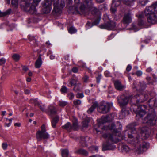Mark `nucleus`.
<instances>
[{
	"mask_svg": "<svg viewBox=\"0 0 157 157\" xmlns=\"http://www.w3.org/2000/svg\"><path fill=\"white\" fill-rule=\"evenodd\" d=\"M122 125L119 122L110 123L108 125H105L101 128L105 130H109L112 134L106 133L102 135L106 140V143L103 144L102 150H113L115 148L113 143H117L124 139V136H121L118 130L122 128Z\"/></svg>",
	"mask_w": 157,
	"mask_h": 157,
	"instance_id": "1",
	"label": "nucleus"
},
{
	"mask_svg": "<svg viewBox=\"0 0 157 157\" xmlns=\"http://www.w3.org/2000/svg\"><path fill=\"white\" fill-rule=\"evenodd\" d=\"M136 125V123H132L128 125L127 128L128 129L130 133L128 134L129 138L132 139V143L134 144L136 147V149L138 154H140L146 151L149 147V144L147 142H143L140 143L142 139L147 138L149 136V132H148L149 128L146 127H144L141 129V137H140V136L135 134V133L136 130L135 127Z\"/></svg>",
	"mask_w": 157,
	"mask_h": 157,
	"instance_id": "2",
	"label": "nucleus"
},
{
	"mask_svg": "<svg viewBox=\"0 0 157 157\" xmlns=\"http://www.w3.org/2000/svg\"><path fill=\"white\" fill-rule=\"evenodd\" d=\"M147 98H145L143 94H140V95H136L134 96L122 95L118 97L117 100L120 106L123 107L128 103L129 100L130 99L131 102L133 104V105L132 106V109H133V111L135 113L136 116L142 117L146 114V113L138 104L144 102Z\"/></svg>",
	"mask_w": 157,
	"mask_h": 157,
	"instance_id": "3",
	"label": "nucleus"
},
{
	"mask_svg": "<svg viewBox=\"0 0 157 157\" xmlns=\"http://www.w3.org/2000/svg\"><path fill=\"white\" fill-rule=\"evenodd\" d=\"M74 8L75 9L74 13H75L85 14L90 10H91L93 14L97 16L100 15L98 10L93 6L92 0H82L79 7L80 12L79 11V13H76L75 7Z\"/></svg>",
	"mask_w": 157,
	"mask_h": 157,
	"instance_id": "4",
	"label": "nucleus"
},
{
	"mask_svg": "<svg viewBox=\"0 0 157 157\" xmlns=\"http://www.w3.org/2000/svg\"><path fill=\"white\" fill-rule=\"evenodd\" d=\"M144 13L146 16H149L147 21L150 24H154L157 21V1L151 6L147 7L144 10Z\"/></svg>",
	"mask_w": 157,
	"mask_h": 157,
	"instance_id": "5",
	"label": "nucleus"
},
{
	"mask_svg": "<svg viewBox=\"0 0 157 157\" xmlns=\"http://www.w3.org/2000/svg\"><path fill=\"white\" fill-rule=\"evenodd\" d=\"M25 2V6H24L20 5L21 8H23L27 12L31 14L36 13V7L37 6L39 1L37 0H33L32 3L30 4V0H23Z\"/></svg>",
	"mask_w": 157,
	"mask_h": 157,
	"instance_id": "6",
	"label": "nucleus"
},
{
	"mask_svg": "<svg viewBox=\"0 0 157 157\" xmlns=\"http://www.w3.org/2000/svg\"><path fill=\"white\" fill-rule=\"evenodd\" d=\"M45 126L43 124L41 126V131H37L36 134V139L38 141H40L42 139H47L50 136L49 134L46 132Z\"/></svg>",
	"mask_w": 157,
	"mask_h": 157,
	"instance_id": "7",
	"label": "nucleus"
},
{
	"mask_svg": "<svg viewBox=\"0 0 157 157\" xmlns=\"http://www.w3.org/2000/svg\"><path fill=\"white\" fill-rule=\"evenodd\" d=\"M113 104L105 102L101 104L97 108L98 111L102 113H106L109 111L110 107L113 106Z\"/></svg>",
	"mask_w": 157,
	"mask_h": 157,
	"instance_id": "8",
	"label": "nucleus"
},
{
	"mask_svg": "<svg viewBox=\"0 0 157 157\" xmlns=\"http://www.w3.org/2000/svg\"><path fill=\"white\" fill-rule=\"evenodd\" d=\"M116 25L115 22L111 21H108V22L101 25L100 27L101 29H107L108 30H113L115 29Z\"/></svg>",
	"mask_w": 157,
	"mask_h": 157,
	"instance_id": "9",
	"label": "nucleus"
},
{
	"mask_svg": "<svg viewBox=\"0 0 157 157\" xmlns=\"http://www.w3.org/2000/svg\"><path fill=\"white\" fill-rule=\"evenodd\" d=\"M65 6L63 0H58V2L54 4L53 10L56 13H59L61 8Z\"/></svg>",
	"mask_w": 157,
	"mask_h": 157,
	"instance_id": "10",
	"label": "nucleus"
},
{
	"mask_svg": "<svg viewBox=\"0 0 157 157\" xmlns=\"http://www.w3.org/2000/svg\"><path fill=\"white\" fill-rule=\"evenodd\" d=\"M132 87L133 88L136 89L137 90H142L146 87V84L143 81L140 82L137 85L136 81H134Z\"/></svg>",
	"mask_w": 157,
	"mask_h": 157,
	"instance_id": "11",
	"label": "nucleus"
},
{
	"mask_svg": "<svg viewBox=\"0 0 157 157\" xmlns=\"http://www.w3.org/2000/svg\"><path fill=\"white\" fill-rule=\"evenodd\" d=\"M132 15L130 12L125 13L122 21V22L124 24H128L132 21Z\"/></svg>",
	"mask_w": 157,
	"mask_h": 157,
	"instance_id": "12",
	"label": "nucleus"
},
{
	"mask_svg": "<svg viewBox=\"0 0 157 157\" xmlns=\"http://www.w3.org/2000/svg\"><path fill=\"white\" fill-rule=\"evenodd\" d=\"M43 9L45 10V13H48L52 9V2L50 0H45L43 4Z\"/></svg>",
	"mask_w": 157,
	"mask_h": 157,
	"instance_id": "13",
	"label": "nucleus"
},
{
	"mask_svg": "<svg viewBox=\"0 0 157 157\" xmlns=\"http://www.w3.org/2000/svg\"><path fill=\"white\" fill-rule=\"evenodd\" d=\"M121 3V0H113L110 8L111 11L112 13H114L116 11V8Z\"/></svg>",
	"mask_w": 157,
	"mask_h": 157,
	"instance_id": "14",
	"label": "nucleus"
},
{
	"mask_svg": "<svg viewBox=\"0 0 157 157\" xmlns=\"http://www.w3.org/2000/svg\"><path fill=\"white\" fill-rule=\"evenodd\" d=\"M114 86L117 90L121 91L125 88V86L121 84V82L119 80H116L114 82Z\"/></svg>",
	"mask_w": 157,
	"mask_h": 157,
	"instance_id": "15",
	"label": "nucleus"
},
{
	"mask_svg": "<svg viewBox=\"0 0 157 157\" xmlns=\"http://www.w3.org/2000/svg\"><path fill=\"white\" fill-rule=\"evenodd\" d=\"M129 113L128 109H126L125 108H123L121 110V112L119 113V117L121 119L124 118L126 116L128 115Z\"/></svg>",
	"mask_w": 157,
	"mask_h": 157,
	"instance_id": "16",
	"label": "nucleus"
},
{
	"mask_svg": "<svg viewBox=\"0 0 157 157\" xmlns=\"http://www.w3.org/2000/svg\"><path fill=\"white\" fill-rule=\"evenodd\" d=\"M42 55L41 54L39 55V56L35 62V66L36 68H40L42 64V61L41 59V56Z\"/></svg>",
	"mask_w": 157,
	"mask_h": 157,
	"instance_id": "17",
	"label": "nucleus"
},
{
	"mask_svg": "<svg viewBox=\"0 0 157 157\" xmlns=\"http://www.w3.org/2000/svg\"><path fill=\"white\" fill-rule=\"evenodd\" d=\"M98 103L97 102H94L91 106L87 110V112L88 113L91 114L93 112L94 109L98 106Z\"/></svg>",
	"mask_w": 157,
	"mask_h": 157,
	"instance_id": "18",
	"label": "nucleus"
},
{
	"mask_svg": "<svg viewBox=\"0 0 157 157\" xmlns=\"http://www.w3.org/2000/svg\"><path fill=\"white\" fill-rule=\"evenodd\" d=\"M78 83H79V82L78 79L71 78L69 80V83L68 84V86H72L73 85H75Z\"/></svg>",
	"mask_w": 157,
	"mask_h": 157,
	"instance_id": "19",
	"label": "nucleus"
},
{
	"mask_svg": "<svg viewBox=\"0 0 157 157\" xmlns=\"http://www.w3.org/2000/svg\"><path fill=\"white\" fill-rule=\"evenodd\" d=\"M56 110L55 107L51 106L49 107L48 113L50 115L55 114L56 113Z\"/></svg>",
	"mask_w": 157,
	"mask_h": 157,
	"instance_id": "20",
	"label": "nucleus"
},
{
	"mask_svg": "<svg viewBox=\"0 0 157 157\" xmlns=\"http://www.w3.org/2000/svg\"><path fill=\"white\" fill-rule=\"evenodd\" d=\"M72 122L73 125H71L72 129L75 130L78 128L77 119L75 118H74Z\"/></svg>",
	"mask_w": 157,
	"mask_h": 157,
	"instance_id": "21",
	"label": "nucleus"
},
{
	"mask_svg": "<svg viewBox=\"0 0 157 157\" xmlns=\"http://www.w3.org/2000/svg\"><path fill=\"white\" fill-rule=\"evenodd\" d=\"M59 120V117L56 116L54 118L52 121V125L53 127H55L56 124Z\"/></svg>",
	"mask_w": 157,
	"mask_h": 157,
	"instance_id": "22",
	"label": "nucleus"
},
{
	"mask_svg": "<svg viewBox=\"0 0 157 157\" xmlns=\"http://www.w3.org/2000/svg\"><path fill=\"white\" fill-rule=\"evenodd\" d=\"M86 138L84 137H81L79 139L80 143L82 146H86Z\"/></svg>",
	"mask_w": 157,
	"mask_h": 157,
	"instance_id": "23",
	"label": "nucleus"
},
{
	"mask_svg": "<svg viewBox=\"0 0 157 157\" xmlns=\"http://www.w3.org/2000/svg\"><path fill=\"white\" fill-rule=\"evenodd\" d=\"M12 59L15 62H17L20 60L21 56L18 54H14L12 55Z\"/></svg>",
	"mask_w": 157,
	"mask_h": 157,
	"instance_id": "24",
	"label": "nucleus"
},
{
	"mask_svg": "<svg viewBox=\"0 0 157 157\" xmlns=\"http://www.w3.org/2000/svg\"><path fill=\"white\" fill-rule=\"evenodd\" d=\"M75 153L82 154L85 155H88V152L87 151L82 149H79L77 150L76 151Z\"/></svg>",
	"mask_w": 157,
	"mask_h": 157,
	"instance_id": "25",
	"label": "nucleus"
},
{
	"mask_svg": "<svg viewBox=\"0 0 157 157\" xmlns=\"http://www.w3.org/2000/svg\"><path fill=\"white\" fill-rule=\"evenodd\" d=\"M75 5L74 8L75 7L76 12L79 13L78 9V5L80 2V0H74Z\"/></svg>",
	"mask_w": 157,
	"mask_h": 157,
	"instance_id": "26",
	"label": "nucleus"
},
{
	"mask_svg": "<svg viewBox=\"0 0 157 157\" xmlns=\"http://www.w3.org/2000/svg\"><path fill=\"white\" fill-rule=\"evenodd\" d=\"M18 0H12L11 5L12 6L16 8H17L18 6Z\"/></svg>",
	"mask_w": 157,
	"mask_h": 157,
	"instance_id": "27",
	"label": "nucleus"
},
{
	"mask_svg": "<svg viewBox=\"0 0 157 157\" xmlns=\"http://www.w3.org/2000/svg\"><path fill=\"white\" fill-rule=\"evenodd\" d=\"M69 152L67 149H63L62 151V155L63 157H67Z\"/></svg>",
	"mask_w": 157,
	"mask_h": 157,
	"instance_id": "28",
	"label": "nucleus"
},
{
	"mask_svg": "<svg viewBox=\"0 0 157 157\" xmlns=\"http://www.w3.org/2000/svg\"><path fill=\"white\" fill-rule=\"evenodd\" d=\"M63 128L67 129V130H69L72 129L71 125L70 123L67 122L63 126Z\"/></svg>",
	"mask_w": 157,
	"mask_h": 157,
	"instance_id": "29",
	"label": "nucleus"
},
{
	"mask_svg": "<svg viewBox=\"0 0 157 157\" xmlns=\"http://www.w3.org/2000/svg\"><path fill=\"white\" fill-rule=\"evenodd\" d=\"M80 85L81 84L79 82L77 84L75 85V86L73 88V90H74V91L76 92H78L80 90Z\"/></svg>",
	"mask_w": 157,
	"mask_h": 157,
	"instance_id": "30",
	"label": "nucleus"
},
{
	"mask_svg": "<svg viewBox=\"0 0 157 157\" xmlns=\"http://www.w3.org/2000/svg\"><path fill=\"white\" fill-rule=\"evenodd\" d=\"M11 12V10L10 9L6 11L0 13V17H3L9 14Z\"/></svg>",
	"mask_w": 157,
	"mask_h": 157,
	"instance_id": "31",
	"label": "nucleus"
},
{
	"mask_svg": "<svg viewBox=\"0 0 157 157\" xmlns=\"http://www.w3.org/2000/svg\"><path fill=\"white\" fill-rule=\"evenodd\" d=\"M101 19V16L98 15L97 16V18L96 19L94 22L93 23V24L94 25H97L98 24L100 21Z\"/></svg>",
	"mask_w": 157,
	"mask_h": 157,
	"instance_id": "32",
	"label": "nucleus"
},
{
	"mask_svg": "<svg viewBox=\"0 0 157 157\" xmlns=\"http://www.w3.org/2000/svg\"><path fill=\"white\" fill-rule=\"evenodd\" d=\"M67 104V102L63 101H60L59 102V105L62 107H64Z\"/></svg>",
	"mask_w": 157,
	"mask_h": 157,
	"instance_id": "33",
	"label": "nucleus"
},
{
	"mask_svg": "<svg viewBox=\"0 0 157 157\" xmlns=\"http://www.w3.org/2000/svg\"><path fill=\"white\" fill-rule=\"evenodd\" d=\"M68 30L69 32L71 34L77 32V30L73 27L69 28Z\"/></svg>",
	"mask_w": 157,
	"mask_h": 157,
	"instance_id": "34",
	"label": "nucleus"
},
{
	"mask_svg": "<svg viewBox=\"0 0 157 157\" xmlns=\"http://www.w3.org/2000/svg\"><path fill=\"white\" fill-rule=\"evenodd\" d=\"M122 148L123 151L128 152L130 150L129 148L126 145H123Z\"/></svg>",
	"mask_w": 157,
	"mask_h": 157,
	"instance_id": "35",
	"label": "nucleus"
},
{
	"mask_svg": "<svg viewBox=\"0 0 157 157\" xmlns=\"http://www.w3.org/2000/svg\"><path fill=\"white\" fill-rule=\"evenodd\" d=\"M62 93H66L67 91V88L64 86H63L60 89Z\"/></svg>",
	"mask_w": 157,
	"mask_h": 157,
	"instance_id": "36",
	"label": "nucleus"
},
{
	"mask_svg": "<svg viewBox=\"0 0 157 157\" xmlns=\"http://www.w3.org/2000/svg\"><path fill=\"white\" fill-rule=\"evenodd\" d=\"M88 124V122L86 121H84L82 122V127L83 128L87 127Z\"/></svg>",
	"mask_w": 157,
	"mask_h": 157,
	"instance_id": "37",
	"label": "nucleus"
},
{
	"mask_svg": "<svg viewBox=\"0 0 157 157\" xmlns=\"http://www.w3.org/2000/svg\"><path fill=\"white\" fill-rule=\"evenodd\" d=\"M89 77L87 75L85 76L83 78V82L85 83H87L88 82Z\"/></svg>",
	"mask_w": 157,
	"mask_h": 157,
	"instance_id": "38",
	"label": "nucleus"
},
{
	"mask_svg": "<svg viewBox=\"0 0 157 157\" xmlns=\"http://www.w3.org/2000/svg\"><path fill=\"white\" fill-rule=\"evenodd\" d=\"M34 103L35 105L39 106L41 103L40 102L38 101L37 99H34L33 100Z\"/></svg>",
	"mask_w": 157,
	"mask_h": 157,
	"instance_id": "39",
	"label": "nucleus"
},
{
	"mask_svg": "<svg viewBox=\"0 0 157 157\" xmlns=\"http://www.w3.org/2000/svg\"><path fill=\"white\" fill-rule=\"evenodd\" d=\"M139 2L142 5L144 6L148 2V0H140Z\"/></svg>",
	"mask_w": 157,
	"mask_h": 157,
	"instance_id": "40",
	"label": "nucleus"
},
{
	"mask_svg": "<svg viewBox=\"0 0 157 157\" xmlns=\"http://www.w3.org/2000/svg\"><path fill=\"white\" fill-rule=\"evenodd\" d=\"M81 101L80 100H77L74 101V104L75 105H79L81 103Z\"/></svg>",
	"mask_w": 157,
	"mask_h": 157,
	"instance_id": "41",
	"label": "nucleus"
},
{
	"mask_svg": "<svg viewBox=\"0 0 157 157\" xmlns=\"http://www.w3.org/2000/svg\"><path fill=\"white\" fill-rule=\"evenodd\" d=\"M6 59L4 58H2L0 59V65L4 64L6 62Z\"/></svg>",
	"mask_w": 157,
	"mask_h": 157,
	"instance_id": "42",
	"label": "nucleus"
},
{
	"mask_svg": "<svg viewBox=\"0 0 157 157\" xmlns=\"http://www.w3.org/2000/svg\"><path fill=\"white\" fill-rule=\"evenodd\" d=\"M108 120V117H105L102 118L101 122V123H104L107 121Z\"/></svg>",
	"mask_w": 157,
	"mask_h": 157,
	"instance_id": "43",
	"label": "nucleus"
},
{
	"mask_svg": "<svg viewBox=\"0 0 157 157\" xmlns=\"http://www.w3.org/2000/svg\"><path fill=\"white\" fill-rule=\"evenodd\" d=\"M39 107L40 108V109L41 110V111H44L45 110V107L44 105H42L41 103L39 105Z\"/></svg>",
	"mask_w": 157,
	"mask_h": 157,
	"instance_id": "44",
	"label": "nucleus"
},
{
	"mask_svg": "<svg viewBox=\"0 0 157 157\" xmlns=\"http://www.w3.org/2000/svg\"><path fill=\"white\" fill-rule=\"evenodd\" d=\"M105 75L106 77H110L111 76V74L110 72L108 71H106L105 72Z\"/></svg>",
	"mask_w": 157,
	"mask_h": 157,
	"instance_id": "45",
	"label": "nucleus"
},
{
	"mask_svg": "<svg viewBox=\"0 0 157 157\" xmlns=\"http://www.w3.org/2000/svg\"><path fill=\"white\" fill-rule=\"evenodd\" d=\"M74 97V94L72 93H70L68 94V97L70 100L72 99Z\"/></svg>",
	"mask_w": 157,
	"mask_h": 157,
	"instance_id": "46",
	"label": "nucleus"
},
{
	"mask_svg": "<svg viewBox=\"0 0 157 157\" xmlns=\"http://www.w3.org/2000/svg\"><path fill=\"white\" fill-rule=\"evenodd\" d=\"M102 75L101 74L98 75V76L97 77V81L98 83H99L100 80L101 78Z\"/></svg>",
	"mask_w": 157,
	"mask_h": 157,
	"instance_id": "47",
	"label": "nucleus"
},
{
	"mask_svg": "<svg viewBox=\"0 0 157 157\" xmlns=\"http://www.w3.org/2000/svg\"><path fill=\"white\" fill-rule=\"evenodd\" d=\"M84 97L83 93H78L77 94V97L79 98H82Z\"/></svg>",
	"mask_w": 157,
	"mask_h": 157,
	"instance_id": "48",
	"label": "nucleus"
},
{
	"mask_svg": "<svg viewBox=\"0 0 157 157\" xmlns=\"http://www.w3.org/2000/svg\"><path fill=\"white\" fill-rule=\"evenodd\" d=\"M2 147L4 149H6L7 147V144L6 143H3L2 145Z\"/></svg>",
	"mask_w": 157,
	"mask_h": 157,
	"instance_id": "49",
	"label": "nucleus"
},
{
	"mask_svg": "<svg viewBox=\"0 0 157 157\" xmlns=\"http://www.w3.org/2000/svg\"><path fill=\"white\" fill-rule=\"evenodd\" d=\"M142 74V72L141 71H138L136 72V75L139 76H141Z\"/></svg>",
	"mask_w": 157,
	"mask_h": 157,
	"instance_id": "50",
	"label": "nucleus"
},
{
	"mask_svg": "<svg viewBox=\"0 0 157 157\" xmlns=\"http://www.w3.org/2000/svg\"><path fill=\"white\" fill-rule=\"evenodd\" d=\"M72 70L74 73H77L78 71V69L77 67H74L72 69Z\"/></svg>",
	"mask_w": 157,
	"mask_h": 157,
	"instance_id": "51",
	"label": "nucleus"
},
{
	"mask_svg": "<svg viewBox=\"0 0 157 157\" xmlns=\"http://www.w3.org/2000/svg\"><path fill=\"white\" fill-rule=\"evenodd\" d=\"M144 24L143 21L142 20H140L138 22V25L140 26L143 25Z\"/></svg>",
	"mask_w": 157,
	"mask_h": 157,
	"instance_id": "52",
	"label": "nucleus"
},
{
	"mask_svg": "<svg viewBox=\"0 0 157 157\" xmlns=\"http://www.w3.org/2000/svg\"><path fill=\"white\" fill-rule=\"evenodd\" d=\"M131 69L132 66L131 65H128L126 68V70L128 71H129L131 70Z\"/></svg>",
	"mask_w": 157,
	"mask_h": 157,
	"instance_id": "53",
	"label": "nucleus"
},
{
	"mask_svg": "<svg viewBox=\"0 0 157 157\" xmlns=\"http://www.w3.org/2000/svg\"><path fill=\"white\" fill-rule=\"evenodd\" d=\"M24 92L25 94H29L30 93V90H29L27 89L25 90Z\"/></svg>",
	"mask_w": 157,
	"mask_h": 157,
	"instance_id": "54",
	"label": "nucleus"
},
{
	"mask_svg": "<svg viewBox=\"0 0 157 157\" xmlns=\"http://www.w3.org/2000/svg\"><path fill=\"white\" fill-rule=\"evenodd\" d=\"M114 37V35L113 34H111V35L109 36L108 38V40H110L111 39H112Z\"/></svg>",
	"mask_w": 157,
	"mask_h": 157,
	"instance_id": "55",
	"label": "nucleus"
},
{
	"mask_svg": "<svg viewBox=\"0 0 157 157\" xmlns=\"http://www.w3.org/2000/svg\"><path fill=\"white\" fill-rule=\"evenodd\" d=\"M72 2V0H68L67 4L69 6L71 5Z\"/></svg>",
	"mask_w": 157,
	"mask_h": 157,
	"instance_id": "56",
	"label": "nucleus"
},
{
	"mask_svg": "<svg viewBox=\"0 0 157 157\" xmlns=\"http://www.w3.org/2000/svg\"><path fill=\"white\" fill-rule=\"evenodd\" d=\"M34 38H33L32 37L29 36V40H32L33 41V42H34V41L36 43L37 41L36 40H34L33 39Z\"/></svg>",
	"mask_w": 157,
	"mask_h": 157,
	"instance_id": "57",
	"label": "nucleus"
},
{
	"mask_svg": "<svg viewBox=\"0 0 157 157\" xmlns=\"http://www.w3.org/2000/svg\"><path fill=\"white\" fill-rule=\"evenodd\" d=\"M69 58V55H66L64 56V59L66 60H68Z\"/></svg>",
	"mask_w": 157,
	"mask_h": 157,
	"instance_id": "58",
	"label": "nucleus"
},
{
	"mask_svg": "<svg viewBox=\"0 0 157 157\" xmlns=\"http://www.w3.org/2000/svg\"><path fill=\"white\" fill-rule=\"evenodd\" d=\"M21 123H16L14 124L15 126L20 127L21 126Z\"/></svg>",
	"mask_w": 157,
	"mask_h": 157,
	"instance_id": "59",
	"label": "nucleus"
},
{
	"mask_svg": "<svg viewBox=\"0 0 157 157\" xmlns=\"http://www.w3.org/2000/svg\"><path fill=\"white\" fill-rule=\"evenodd\" d=\"M146 71L148 72H150L152 71V69L151 68L149 67L147 69Z\"/></svg>",
	"mask_w": 157,
	"mask_h": 157,
	"instance_id": "60",
	"label": "nucleus"
},
{
	"mask_svg": "<svg viewBox=\"0 0 157 157\" xmlns=\"http://www.w3.org/2000/svg\"><path fill=\"white\" fill-rule=\"evenodd\" d=\"M108 18V17L107 14L104 15V18H103V19L104 21H105V20H107V19Z\"/></svg>",
	"mask_w": 157,
	"mask_h": 157,
	"instance_id": "61",
	"label": "nucleus"
},
{
	"mask_svg": "<svg viewBox=\"0 0 157 157\" xmlns=\"http://www.w3.org/2000/svg\"><path fill=\"white\" fill-rule=\"evenodd\" d=\"M55 56L52 55H51L50 56V58L51 60H53L54 59Z\"/></svg>",
	"mask_w": 157,
	"mask_h": 157,
	"instance_id": "62",
	"label": "nucleus"
},
{
	"mask_svg": "<svg viewBox=\"0 0 157 157\" xmlns=\"http://www.w3.org/2000/svg\"><path fill=\"white\" fill-rule=\"evenodd\" d=\"M96 1L99 3H101L103 2L105 0H96Z\"/></svg>",
	"mask_w": 157,
	"mask_h": 157,
	"instance_id": "63",
	"label": "nucleus"
},
{
	"mask_svg": "<svg viewBox=\"0 0 157 157\" xmlns=\"http://www.w3.org/2000/svg\"><path fill=\"white\" fill-rule=\"evenodd\" d=\"M85 93L87 94H89L90 93V90H89L87 89L85 90Z\"/></svg>",
	"mask_w": 157,
	"mask_h": 157,
	"instance_id": "64",
	"label": "nucleus"
}]
</instances>
